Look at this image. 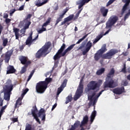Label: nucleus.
Wrapping results in <instances>:
<instances>
[{
  "mask_svg": "<svg viewBox=\"0 0 130 130\" xmlns=\"http://www.w3.org/2000/svg\"><path fill=\"white\" fill-rule=\"evenodd\" d=\"M114 74H115V70H114V68H112L109 73L107 74V77L106 78V81L104 83L103 85L104 88L106 91L108 90L109 88H113L118 86L117 82L114 81V80L112 79V78L114 77Z\"/></svg>",
  "mask_w": 130,
  "mask_h": 130,
  "instance_id": "obj_1",
  "label": "nucleus"
},
{
  "mask_svg": "<svg viewBox=\"0 0 130 130\" xmlns=\"http://www.w3.org/2000/svg\"><path fill=\"white\" fill-rule=\"evenodd\" d=\"M100 88V84L96 81H91L87 84V87L85 88L86 93L91 94L88 96L89 100H92L93 97L96 95V92L99 91Z\"/></svg>",
  "mask_w": 130,
  "mask_h": 130,
  "instance_id": "obj_2",
  "label": "nucleus"
},
{
  "mask_svg": "<svg viewBox=\"0 0 130 130\" xmlns=\"http://www.w3.org/2000/svg\"><path fill=\"white\" fill-rule=\"evenodd\" d=\"M51 82H52V78H46L45 81H40L37 83L36 86L37 93L38 94H43L46 91L48 84L51 83Z\"/></svg>",
  "mask_w": 130,
  "mask_h": 130,
  "instance_id": "obj_3",
  "label": "nucleus"
},
{
  "mask_svg": "<svg viewBox=\"0 0 130 130\" xmlns=\"http://www.w3.org/2000/svg\"><path fill=\"white\" fill-rule=\"evenodd\" d=\"M75 45V44H72L66 49V44L63 43L60 48L58 50L57 52L54 56V60H57V59H59L61 56H64V55L68 53V51H71V50L74 48ZM64 49L66 50H64ZM63 50H64V52Z\"/></svg>",
  "mask_w": 130,
  "mask_h": 130,
  "instance_id": "obj_4",
  "label": "nucleus"
},
{
  "mask_svg": "<svg viewBox=\"0 0 130 130\" xmlns=\"http://www.w3.org/2000/svg\"><path fill=\"white\" fill-rule=\"evenodd\" d=\"M51 46V43L48 42L36 53V58H41L42 56H46L48 54L47 51Z\"/></svg>",
  "mask_w": 130,
  "mask_h": 130,
  "instance_id": "obj_5",
  "label": "nucleus"
},
{
  "mask_svg": "<svg viewBox=\"0 0 130 130\" xmlns=\"http://www.w3.org/2000/svg\"><path fill=\"white\" fill-rule=\"evenodd\" d=\"M32 35H33V32H31L25 41V45L24 44L19 47V49L20 51L23 50V49H24V47H25L26 45H27L28 47H30L32 44H36L35 42H36V40L38 39V37H39V35L38 34L34 39H33Z\"/></svg>",
  "mask_w": 130,
  "mask_h": 130,
  "instance_id": "obj_6",
  "label": "nucleus"
},
{
  "mask_svg": "<svg viewBox=\"0 0 130 130\" xmlns=\"http://www.w3.org/2000/svg\"><path fill=\"white\" fill-rule=\"evenodd\" d=\"M116 53H118V50L112 49L110 50L107 53L104 54L102 57L104 59H111L113 56H114Z\"/></svg>",
  "mask_w": 130,
  "mask_h": 130,
  "instance_id": "obj_7",
  "label": "nucleus"
},
{
  "mask_svg": "<svg viewBox=\"0 0 130 130\" xmlns=\"http://www.w3.org/2000/svg\"><path fill=\"white\" fill-rule=\"evenodd\" d=\"M107 51V49L106 48V44H104L102 46L101 49L99 50L94 54V59L96 61L99 60L100 59V58L101 57V55L103 54L105 52Z\"/></svg>",
  "mask_w": 130,
  "mask_h": 130,
  "instance_id": "obj_8",
  "label": "nucleus"
},
{
  "mask_svg": "<svg viewBox=\"0 0 130 130\" xmlns=\"http://www.w3.org/2000/svg\"><path fill=\"white\" fill-rule=\"evenodd\" d=\"M82 80H81V82L79 84L78 88H77L75 95L74 98V100L75 101H77L80 97L82 96V94H83V91L84 90V85L82 84Z\"/></svg>",
  "mask_w": 130,
  "mask_h": 130,
  "instance_id": "obj_9",
  "label": "nucleus"
},
{
  "mask_svg": "<svg viewBox=\"0 0 130 130\" xmlns=\"http://www.w3.org/2000/svg\"><path fill=\"white\" fill-rule=\"evenodd\" d=\"M117 21H118V17L116 16L111 17L106 23V29H111V27H112Z\"/></svg>",
  "mask_w": 130,
  "mask_h": 130,
  "instance_id": "obj_10",
  "label": "nucleus"
},
{
  "mask_svg": "<svg viewBox=\"0 0 130 130\" xmlns=\"http://www.w3.org/2000/svg\"><path fill=\"white\" fill-rule=\"evenodd\" d=\"M12 54H13V52L11 51H8L5 53L1 55V57L2 58H4V60L6 63H9V61H10V60L11 59Z\"/></svg>",
  "mask_w": 130,
  "mask_h": 130,
  "instance_id": "obj_11",
  "label": "nucleus"
},
{
  "mask_svg": "<svg viewBox=\"0 0 130 130\" xmlns=\"http://www.w3.org/2000/svg\"><path fill=\"white\" fill-rule=\"evenodd\" d=\"M83 126H84L81 125V121L76 120L74 124L71 125V127L68 130H76L77 128H79V127H80V130H85V128Z\"/></svg>",
  "mask_w": 130,
  "mask_h": 130,
  "instance_id": "obj_12",
  "label": "nucleus"
},
{
  "mask_svg": "<svg viewBox=\"0 0 130 130\" xmlns=\"http://www.w3.org/2000/svg\"><path fill=\"white\" fill-rule=\"evenodd\" d=\"M67 83H68V80L67 79H64L60 85V86L58 88L57 91V93H56V98L58 97L59 94L63 91V89L67 87Z\"/></svg>",
  "mask_w": 130,
  "mask_h": 130,
  "instance_id": "obj_13",
  "label": "nucleus"
},
{
  "mask_svg": "<svg viewBox=\"0 0 130 130\" xmlns=\"http://www.w3.org/2000/svg\"><path fill=\"white\" fill-rule=\"evenodd\" d=\"M69 11V9L66 8L63 11L62 14L61 15H59V17H57L56 20V23L55 24V26H56L59 22H61L62 21V19H63V17H64V15L68 13V11Z\"/></svg>",
  "mask_w": 130,
  "mask_h": 130,
  "instance_id": "obj_14",
  "label": "nucleus"
},
{
  "mask_svg": "<svg viewBox=\"0 0 130 130\" xmlns=\"http://www.w3.org/2000/svg\"><path fill=\"white\" fill-rule=\"evenodd\" d=\"M19 60L20 61L21 63L24 66H29V64H31V61L28 60L27 58L24 56L20 57Z\"/></svg>",
  "mask_w": 130,
  "mask_h": 130,
  "instance_id": "obj_15",
  "label": "nucleus"
},
{
  "mask_svg": "<svg viewBox=\"0 0 130 130\" xmlns=\"http://www.w3.org/2000/svg\"><path fill=\"white\" fill-rule=\"evenodd\" d=\"M113 92L114 94L116 95H120L122 94V93H125L124 91V87L122 86L120 88H116L113 90Z\"/></svg>",
  "mask_w": 130,
  "mask_h": 130,
  "instance_id": "obj_16",
  "label": "nucleus"
},
{
  "mask_svg": "<svg viewBox=\"0 0 130 130\" xmlns=\"http://www.w3.org/2000/svg\"><path fill=\"white\" fill-rule=\"evenodd\" d=\"M14 85L11 84L10 85H5L4 89V93H9L12 94V91H13Z\"/></svg>",
  "mask_w": 130,
  "mask_h": 130,
  "instance_id": "obj_17",
  "label": "nucleus"
},
{
  "mask_svg": "<svg viewBox=\"0 0 130 130\" xmlns=\"http://www.w3.org/2000/svg\"><path fill=\"white\" fill-rule=\"evenodd\" d=\"M91 47H92V43L89 41L86 44L85 49L82 52L83 55H86L91 49Z\"/></svg>",
  "mask_w": 130,
  "mask_h": 130,
  "instance_id": "obj_18",
  "label": "nucleus"
},
{
  "mask_svg": "<svg viewBox=\"0 0 130 130\" xmlns=\"http://www.w3.org/2000/svg\"><path fill=\"white\" fill-rule=\"evenodd\" d=\"M122 1L123 3H125L121 10V14L122 15L124 14V12L126 11V10H127V7H128L130 4V0H122Z\"/></svg>",
  "mask_w": 130,
  "mask_h": 130,
  "instance_id": "obj_19",
  "label": "nucleus"
},
{
  "mask_svg": "<svg viewBox=\"0 0 130 130\" xmlns=\"http://www.w3.org/2000/svg\"><path fill=\"white\" fill-rule=\"evenodd\" d=\"M7 75H10V74H15L17 70L15 69L14 66L9 65L7 68Z\"/></svg>",
  "mask_w": 130,
  "mask_h": 130,
  "instance_id": "obj_20",
  "label": "nucleus"
},
{
  "mask_svg": "<svg viewBox=\"0 0 130 130\" xmlns=\"http://www.w3.org/2000/svg\"><path fill=\"white\" fill-rule=\"evenodd\" d=\"M110 31H111V29L110 28L105 34L104 32H102L98 36L96 37V38L95 39L94 43H96V42H98L100 39L102 38L103 36H105V35L108 34Z\"/></svg>",
  "mask_w": 130,
  "mask_h": 130,
  "instance_id": "obj_21",
  "label": "nucleus"
},
{
  "mask_svg": "<svg viewBox=\"0 0 130 130\" xmlns=\"http://www.w3.org/2000/svg\"><path fill=\"white\" fill-rule=\"evenodd\" d=\"M46 116L45 110L44 109H41L38 113V117L41 118L42 117V120L44 121L45 120Z\"/></svg>",
  "mask_w": 130,
  "mask_h": 130,
  "instance_id": "obj_22",
  "label": "nucleus"
},
{
  "mask_svg": "<svg viewBox=\"0 0 130 130\" xmlns=\"http://www.w3.org/2000/svg\"><path fill=\"white\" fill-rule=\"evenodd\" d=\"M91 0H80L77 3L79 10L82 9V7L85 6V4H88Z\"/></svg>",
  "mask_w": 130,
  "mask_h": 130,
  "instance_id": "obj_23",
  "label": "nucleus"
},
{
  "mask_svg": "<svg viewBox=\"0 0 130 130\" xmlns=\"http://www.w3.org/2000/svg\"><path fill=\"white\" fill-rule=\"evenodd\" d=\"M100 12L103 17L106 18V17H107V14H108V9L104 7H102L100 8Z\"/></svg>",
  "mask_w": 130,
  "mask_h": 130,
  "instance_id": "obj_24",
  "label": "nucleus"
},
{
  "mask_svg": "<svg viewBox=\"0 0 130 130\" xmlns=\"http://www.w3.org/2000/svg\"><path fill=\"white\" fill-rule=\"evenodd\" d=\"M74 14H71L69 15L68 17L65 18L64 19V21L61 23V26H62V25H64V24L67 23V22H70V21H72V20L74 19Z\"/></svg>",
  "mask_w": 130,
  "mask_h": 130,
  "instance_id": "obj_25",
  "label": "nucleus"
},
{
  "mask_svg": "<svg viewBox=\"0 0 130 130\" xmlns=\"http://www.w3.org/2000/svg\"><path fill=\"white\" fill-rule=\"evenodd\" d=\"M47 3H48V0H45L42 3H41V0H37L35 2V5L37 6V7H42V6L45 5V4H47Z\"/></svg>",
  "mask_w": 130,
  "mask_h": 130,
  "instance_id": "obj_26",
  "label": "nucleus"
},
{
  "mask_svg": "<svg viewBox=\"0 0 130 130\" xmlns=\"http://www.w3.org/2000/svg\"><path fill=\"white\" fill-rule=\"evenodd\" d=\"M23 100L22 98H18L17 100L16 103L15 104L14 109H17L19 108L20 106L22 105V100Z\"/></svg>",
  "mask_w": 130,
  "mask_h": 130,
  "instance_id": "obj_27",
  "label": "nucleus"
},
{
  "mask_svg": "<svg viewBox=\"0 0 130 130\" xmlns=\"http://www.w3.org/2000/svg\"><path fill=\"white\" fill-rule=\"evenodd\" d=\"M89 121V117L87 115L83 117L82 121L81 122V126H85V124L88 123Z\"/></svg>",
  "mask_w": 130,
  "mask_h": 130,
  "instance_id": "obj_28",
  "label": "nucleus"
},
{
  "mask_svg": "<svg viewBox=\"0 0 130 130\" xmlns=\"http://www.w3.org/2000/svg\"><path fill=\"white\" fill-rule=\"evenodd\" d=\"M13 32L15 33V38L16 40H19V38L20 37V29L17 27L13 28Z\"/></svg>",
  "mask_w": 130,
  "mask_h": 130,
  "instance_id": "obj_29",
  "label": "nucleus"
},
{
  "mask_svg": "<svg viewBox=\"0 0 130 130\" xmlns=\"http://www.w3.org/2000/svg\"><path fill=\"white\" fill-rule=\"evenodd\" d=\"M97 114V112L95 110H94L90 116V123H93V121H94V119H95V117H96V115Z\"/></svg>",
  "mask_w": 130,
  "mask_h": 130,
  "instance_id": "obj_30",
  "label": "nucleus"
},
{
  "mask_svg": "<svg viewBox=\"0 0 130 130\" xmlns=\"http://www.w3.org/2000/svg\"><path fill=\"white\" fill-rule=\"evenodd\" d=\"M25 130H35V127H34V125H32V124L27 123L26 125Z\"/></svg>",
  "mask_w": 130,
  "mask_h": 130,
  "instance_id": "obj_31",
  "label": "nucleus"
},
{
  "mask_svg": "<svg viewBox=\"0 0 130 130\" xmlns=\"http://www.w3.org/2000/svg\"><path fill=\"white\" fill-rule=\"evenodd\" d=\"M11 94L8 92H4V99L6 101H10V98L11 97Z\"/></svg>",
  "mask_w": 130,
  "mask_h": 130,
  "instance_id": "obj_32",
  "label": "nucleus"
},
{
  "mask_svg": "<svg viewBox=\"0 0 130 130\" xmlns=\"http://www.w3.org/2000/svg\"><path fill=\"white\" fill-rule=\"evenodd\" d=\"M32 110H31V114L32 116H37V114L36 113L37 111H38V110H37V107H36V106L32 107Z\"/></svg>",
  "mask_w": 130,
  "mask_h": 130,
  "instance_id": "obj_33",
  "label": "nucleus"
},
{
  "mask_svg": "<svg viewBox=\"0 0 130 130\" xmlns=\"http://www.w3.org/2000/svg\"><path fill=\"white\" fill-rule=\"evenodd\" d=\"M73 101V96L72 94H70L66 98V101L65 102L66 104H68L70 103V102H72Z\"/></svg>",
  "mask_w": 130,
  "mask_h": 130,
  "instance_id": "obj_34",
  "label": "nucleus"
},
{
  "mask_svg": "<svg viewBox=\"0 0 130 130\" xmlns=\"http://www.w3.org/2000/svg\"><path fill=\"white\" fill-rule=\"evenodd\" d=\"M28 66L24 65L23 67L21 68V70L20 71V74L21 75H23V74H25V72H27V68H28Z\"/></svg>",
  "mask_w": 130,
  "mask_h": 130,
  "instance_id": "obj_35",
  "label": "nucleus"
},
{
  "mask_svg": "<svg viewBox=\"0 0 130 130\" xmlns=\"http://www.w3.org/2000/svg\"><path fill=\"white\" fill-rule=\"evenodd\" d=\"M8 107V105H5L2 107L1 110H0V120L1 118H2V116L4 114V113L5 112V110H6V109Z\"/></svg>",
  "mask_w": 130,
  "mask_h": 130,
  "instance_id": "obj_36",
  "label": "nucleus"
},
{
  "mask_svg": "<svg viewBox=\"0 0 130 130\" xmlns=\"http://www.w3.org/2000/svg\"><path fill=\"white\" fill-rule=\"evenodd\" d=\"M104 72H105V68H101V69L98 70L96 71V75L98 76H101V75H102V74H104Z\"/></svg>",
  "mask_w": 130,
  "mask_h": 130,
  "instance_id": "obj_37",
  "label": "nucleus"
},
{
  "mask_svg": "<svg viewBox=\"0 0 130 130\" xmlns=\"http://www.w3.org/2000/svg\"><path fill=\"white\" fill-rule=\"evenodd\" d=\"M30 25H31V21H28L26 22L25 24V26H24L23 29H21V31H24V32H25V30H26V29H28Z\"/></svg>",
  "mask_w": 130,
  "mask_h": 130,
  "instance_id": "obj_38",
  "label": "nucleus"
},
{
  "mask_svg": "<svg viewBox=\"0 0 130 130\" xmlns=\"http://www.w3.org/2000/svg\"><path fill=\"white\" fill-rule=\"evenodd\" d=\"M83 11V8H81L79 11L76 13L75 16L73 17V21H76V20L78 19L79 18V16H80V14H81V12Z\"/></svg>",
  "mask_w": 130,
  "mask_h": 130,
  "instance_id": "obj_39",
  "label": "nucleus"
},
{
  "mask_svg": "<svg viewBox=\"0 0 130 130\" xmlns=\"http://www.w3.org/2000/svg\"><path fill=\"white\" fill-rule=\"evenodd\" d=\"M51 22V17H48L47 21L43 24L42 27H46V26H48V24H50Z\"/></svg>",
  "mask_w": 130,
  "mask_h": 130,
  "instance_id": "obj_40",
  "label": "nucleus"
},
{
  "mask_svg": "<svg viewBox=\"0 0 130 130\" xmlns=\"http://www.w3.org/2000/svg\"><path fill=\"white\" fill-rule=\"evenodd\" d=\"M34 73H35V69H34L30 72V74L29 75L28 78V79L27 80V82H29V80H31V78H32V77H33V75H34Z\"/></svg>",
  "mask_w": 130,
  "mask_h": 130,
  "instance_id": "obj_41",
  "label": "nucleus"
},
{
  "mask_svg": "<svg viewBox=\"0 0 130 130\" xmlns=\"http://www.w3.org/2000/svg\"><path fill=\"white\" fill-rule=\"evenodd\" d=\"M88 36V35H86L84 36L81 39H80L76 43L74 44L75 45L76 44H80L83 40H84L86 37Z\"/></svg>",
  "mask_w": 130,
  "mask_h": 130,
  "instance_id": "obj_42",
  "label": "nucleus"
},
{
  "mask_svg": "<svg viewBox=\"0 0 130 130\" xmlns=\"http://www.w3.org/2000/svg\"><path fill=\"white\" fill-rule=\"evenodd\" d=\"M44 31H46V28L42 27L41 29L38 30V34H41V33H43Z\"/></svg>",
  "mask_w": 130,
  "mask_h": 130,
  "instance_id": "obj_43",
  "label": "nucleus"
},
{
  "mask_svg": "<svg viewBox=\"0 0 130 130\" xmlns=\"http://www.w3.org/2000/svg\"><path fill=\"white\" fill-rule=\"evenodd\" d=\"M121 72H122V73H123V74H126V66L125 64H124L123 67L122 69Z\"/></svg>",
  "mask_w": 130,
  "mask_h": 130,
  "instance_id": "obj_44",
  "label": "nucleus"
},
{
  "mask_svg": "<svg viewBox=\"0 0 130 130\" xmlns=\"http://www.w3.org/2000/svg\"><path fill=\"white\" fill-rule=\"evenodd\" d=\"M115 1L116 0H109L107 3L106 7H109V6H110V5H111L112 4H113V3L115 2Z\"/></svg>",
  "mask_w": 130,
  "mask_h": 130,
  "instance_id": "obj_45",
  "label": "nucleus"
},
{
  "mask_svg": "<svg viewBox=\"0 0 130 130\" xmlns=\"http://www.w3.org/2000/svg\"><path fill=\"white\" fill-rule=\"evenodd\" d=\"M7 44H8V38H6L3 40V46H4V47H6Z\"/></svg>",
  "mask_w": 130,
  "mask_h": 130,
  "instance_id": "obj_46",
  "label": "nucleus"
},
{
  "mask_svg": "<svg viewBox=\"0 0 130 130\" xmlns=\"http://www.w3.org/2000/svg\"><path fill=\"white\" fill-rule=\"evenodd\" d=\"M10 119L12 120V123H15V122H18L19 121L18 118H11Z\"/></svg>",
  "mask_w": 130,
  "mask_h": 130,
  "instance_id": "obj_47",
  "label": "nucleus"
},
{
  "mask_svg": "<svg viewBox=\"0 0 130 130\" xmlns=\"http://www.w3.org/2000/svg\"><path fill=\"white\" fill-rule=\"evenodd\" d=\"M34 118L36 119V121H37L38 123H39V124H41V122L40 121V120L39 119L38 116L37 115L34 116Z\"/></svg>",
  "mask_w": 130,
  "mask_h": 130,
  "instance_id": "obj_48",
  "label": "nucleus"
},
{
  "mask_svg": "<svg viewBox=\"0 0 130 130\" xmlns=\"http://www.w3.org/2000/svg\"><path fill=\"white\" fill-rule=\"evenodd\" d=\"M58 63H59V61L58 60H56L54 61V68H55V69L56 68H57V67H58Z\"/></svg>",
  "mask_w": 130,
  "mask_h": 130,
  "instance_id": "obj_49",
  "label": "nucleus"
},
{
  "mask_svg": "<svg viewBox=\"0 0 130 130\" xmlns=\"http://www.w3.org/2000/svg\"><path fill=\"white\" fill-rule=\"evenodd\" d=\"M123 86H126L128 85V82H127V80H125L122 82V84Z\"/></svg>",
  "mask_w": 130,
  "mask_h": 130,
  "instance_id": "obj_50",
  "label": "nucleus"
},
{
  "mask_svg": "<svg viewBox=\"0 0 130 130\" xmlns=\"http://www.w3.org/2000/svg\"><path fill=\"white\" fill-rule=\"evenodd\" d=\"M28 91H29V89H28V88H26L25 89L23 90L22 95L23 96L24 95H26V94L27 92H28Z\"/></svg>",
  "mask_w": 130,
  "mask_h": 130,
  "instance_id": "obj_51",
  "label": "nucleus"
},
{
  "mask_svg": "<svg viewBox=\"0 0 130 130\" xmlns=\"http://www.w3.org/2000/svg\"><path fill=\"white\" fill-rule=\"evenodd\" d=\"M130 14H128V12L127 13H126L124 17V20L126 21V19H127L128 18V17L129 16Z\"/></svg>",
  "mask_w": 130,
  "mask_h": 130,
  "instance_id": "obj_52",
  "label": "nucleus"
},
{
  "mask_svg": "<svg viewBox=\"0 0 130 130\" xmlns=\"http://www.w3.org/2000/svg\"><path fill=\"white\" fill-rule=\"evenodd\" d=\"M3 105H4V100H3V99L0 97V106L1 107H2V106H3Z\"/></svg>",
  "mask_w": 130,
  "mask_h": 130,
  "instance_id": "obj_53",
  "label": "nucleus"
},
{
  "mask_svg": "<svg viewBox=\"0 0 130 130\" xmlns=\"http://www.w3.org/2000/svg\"><path fill=\"white\" fill-rule=\"evenodd\" d=\"M16 11V9H12L10 11V15H13V14L14 13L15 11Z\"/></svg>",
  "mask_w": 130,
  "mask_h": 130,
  "instance_id": "obj_54",
  "label": "nucleus"
},
{
  "mask_svg": "<svg viewBox=\"0 0 130 130\" xmlns=\"http://www.w3.org/2000/svg\"><path fill=\"white\" fill-rule=\"evenodd\" d=\"M5 22L6 24H9L11 22V19L10 18H6L5 20Z\"/></svg>",
  "mask_w": 130,
  "mask_h": 130,
  "instance_id": "obj_55",
  "label": "nucleus"
},
{
  "mask_svg": "<svg viewBox=\"0 0 130 130\" xmlns=\"http://www.w3.org/2000/svg\"><path fill=\"white\" fill-rule=\"evenodd\" d=\"M56 106H57V104L55 103V104L53 106V107H52V109H51L52 111H53V110H54V109L56 107Z\"/></svg>",
  "mask_w": 130,
  "mask_h": 130,
  "instance_id": "obj_56",
  "label": "nucleus"
},
{
  "mask_svg": "<svg viewBox=\"0 0 130 130\" xmlns=\"http://www.w3.org/2000/svg\"><path fill=\"white\" fill-rule=\"evenodd\" d=\"M3 29H4V27L3 26V25H2V24H0V34H2V32Z\"/></svg>",
  "mask_w": 130,
  "mask_h": 130,
  "instance_id": "obj_57",
  "label": "nucleus"
},
{
  "mask_svg": "<svg viewBox=\"0 0 130 130\" xmlns=\"http://www.w3.org/2000/svg\"><path fill=\"white\" fill-rule=\"evenodd\" d=\"M84 47H85V44H83L81 46H80L78 48V50L82 49V48H84Z\"/></svg>",
  "mask_w": 130,
  "mask_h": 130,
  "instance_id": "obj_58",
  "label": "nucleus"
},
{
  "mask_svg": "<svg viewBox=\"0 0 130 130\" xmlns=\"http://www.w3.org/2000/svg\"><path fill=\"white\" fill-rule=\"evenodd\" d=\"M8 17H9V15H8V14H4V19H8Z\"/></svg>",
  "mask_w": 130,
  "mask_h": 130,
  "instance_id": "obj_59",
  "label": "nucleus"
},
{
  "mask_svg": "<svg viewBox=\"0 0 130 130\" xmlns=\"http://www.w3.org/2000/svg\"><path fill=\"white\" fill-rule=\"evenodd\" d=\"M3 61H4V60L0 59V69L2 68V66H3Z\"/></svg>",
  "mask_w": 130,
  "mask_h": 130,
  "instance_id": "obj_60",
  "label": "nucleus"
},
{
  "mask_svg": "<svg viewBox=\"0 0 130 130\" xmlns=\"http://www.w3.org/2000/svg\"><path fill=\"white\" fill-rule=\"evenodd\" d=\"M23 10H24V6H21L19 9V11H23Z\"/></svg>",
  "mask_w": 130,
  "mask_h": 130,
  "instance_id": "obj_61",
  "label": "nucleus"
},
{
  "mask_svg": "<svg viewBox=\"0 0 130 130\" xmlns=\"http://www.w3.org/2000/svg\"><path fill=\"white\" fill-rule=\"evenodd\" d=\"M105 91H106V90H105V89L102 90L99 93V95H101L102 94V93H103V92H104Z\"/></svg>",
  "mask_w": 130,
  "mask_h": 130,
  "instance_id": "obj_62",
  "label": "nucleus"
},
{
  "mask_svg": "<svg viewBox=\"0 0 130 130\" xmlns=\"http://www.w3.org/2000/svg\"><path fill=\"white\" fill-rule=\"evenodd\" d=\"M31 17H32V14H29L27 16L26 19H30Z\"/></svg>",
  "mask_w": 130,
  "mask_h": 130,
  "instance_id": "obj_63",
  "label": "nucleus"
},
{
  "mask_svg": "<svg viewBox=\"0 0 130 130\" xmlns=\"http://www.w3.org/2000/svg\"><path fill=\"white\" fill-rule=\"evenodd\" d=\"M3 53V48H0V55Z\"/></svg>",
  "mask_w": 130,
  "mask_h": 130,
  "instance_id": "obj_64",
  "label": "nucleus"
}]
</instances>
